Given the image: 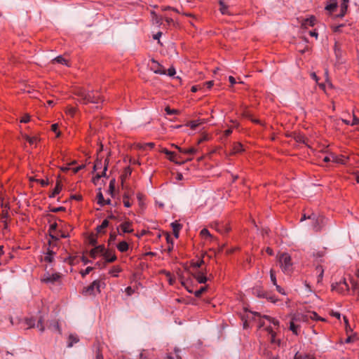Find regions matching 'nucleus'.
<instances>
[{"instance_id":"obj_1","label":"nucleus","mask_w":359,"mask_h":359,"mask_svg":"<svg viewBox=\"0 0 359 359\" xmlns=\"http://www.w3.org/2000/svg\"><path fill=\"white\" fill-rule=\"evenodd\" d=\"M259 323V328H264L270 335V341L272 344H280V341L276 339V332L274 329H278L279 327V321L269 316H264Z\"/></svg>"},{"instance_id":"obj_2","label":"nucleus","mask_w":359,"mask_h":359,"mask_svg":"<svg viewBox=\"0 0 359 359\" xmlns=\"http://www.w3.org/2000/svg\"><path fill=\"white\" fill-rule=\"evenodd\" d=\"M76 95L79 97L80 102L83 104L95 103L98 104L103 102V99L99 93L87 91L84 89H79Z\"/></svg>"},{"instance_id":"obj_3","label":"nucleus","mask_w":359,"mask_h":359,"mask_svg":"<svg viewBox=\"0 0 359 359\" xmlns=\"http://www.w3.org/2000/svg\"><path fill=\"white\" fill-rule=\"evenodd\" d=\"M278 259L282 271L285 274H290L293 271V263L291 256L288 253L284 252L281 253Z\"/></svg>"},{"instance_id":"obj_4","label":"nucleus","mask_w":359,"mask_h":359,"mask_svg":"<svg viewBox=\"0 0 359 359\" xmlns=\"http://www.w3.org/2000/svg\"><path fill=\"white\" fill-rule=\"evenodd\" d=\"M161 152L167 155L168 159L170 161H172L177 164L183 163L184 161H191V158H187V159H184L182 156L180 154H176L174 151H170L168 149L164 148L161 150Z\"/></svg>"},{"instance_id":"obj_5","label":"nucleus","mask_w":359,"mask_h":359,"mask_svg":"<svg viewBox=\"0 0 359 359\" xmlns=\"http://www.w3.org/2000/svg\"><path fill=\"white\" fill-rule=\"evenodd\" d=\"M100 281L98 280H94L90 285L84 287L83 290V294L85 295L95 294L100 292Z\"/></svg>"},{"instance_id":"obj_6","label":"nucleus","mask_w":359,"mask_h":359,"mask_svg":"<svg viewBox=\"0 0 359 359\" xmlns=\"http://www.w3.org/2000/svg\"><path fill=\"white\" fill-rule=\"evenodd\" d=\"M148 66L149 69L154 72L155 74H161V75H165L166 74V70L164 69V67L159 64L156 60H155L154 58L151 59L149 60V62L148 63Z\"/></svg>"},{"instance_id":"obj_7","label":"nucleus","mask_w":359,"mask_h":359,"mask_svg":"<svg viewBox=\"0 0 359 359\" xmlns=\"http://www.w3.org/2000/svg\"><path fill=\"white\" fill-rule=\"evenodd\" d=\"M308 219L313 221V228L316 231H319L322 229L325 220L323 217H316V215L312 214L308 217Z\"/></svg>"},{"instance_id":"obj_8","label":"nucleus","mask_w":359,"mask_h":359,"mask_svg":"<svg viewBox=\"0 0 359 359\" xmlns=\"http://www.w3.org/2000/svg\"><path fill=\"white\" fill-rule=\"evenodd\" d=\"M331 287L332 290L341 294H344L345 292H347L349 290L348 285L346 283V280H344L339 283H332Z\"/></svg>"},{"instance_id":"obj_9","label":"nucleus","mask_w":359,"mask_h":359,"mask_svg":"<svg viewBox=\"0 0 359 359\" xmlns=\"http://www.w3.org/2000/svg\"><path fill=\"white\" fill-rule=\"evenodd\" d=\"M301 316H294L290 322V330L295 335H298L300 330V325L298 323L300 321Z\"/></svg>"},{"instance_id":"obj_10","label":"nucleus","mask_w":359,"mask_h":359,"mask_svg":"<svg viewBox=\"0 0 359 359\" xmlns=\"http://www.w3.org/2000/svg\"><path fill=\"white\" fill-rule=\"evenodd\" d=\"M60 278V276L57 273H46L43 275L41 280L46 283H51L53 284L57 282Z\"/></svg>"},{"instance_id":"obj_11","label":"nucleus","mask_w":359,"mask_h":359,"mask_svg":"<svg viewBox=\"0 0 359 359\" xmlns=\"http://www.w3.org/2000/svg\"><path fill=\"white\" fill-rule=\"evenodd\" d=\"M105 250L106 249L103 245H99L90 251V256L95 259L99 255L102 256Z\"/></svg>"},{"instance_id":"obj_12","label":"nucleus","mask_w":359,"mask_h":359,"mask_svg":"<svg viewBox=\"0 0 359 359\" xmlns=\"http://www.w3.org/2000/svg\"><path fill=\"white\" fill-rule=\"evenodd\" d=\"M102 257L105 259V262L111 263L116 260L117 257L113 250H107L104 251Z\"/></svg>"},{"instance_id":"obj_13","label":"nucleus","mask_w":359,"mask_h":359,"mask_svg":"<svg viewBox=\"0 0 359 359\" xmlns=\"http://www.w3.org/2000/svg\"><path fill=\"white\" fill-rule=\"evenodd\" d=\"M133 222L130 221H126L123 222L119 227L121 229L123 233H133V229L132 228Z\"/></svg>"},{"instance_id":"obj_14","label":"nucleus","mask_w":359,"mask_h":359,"mask_svg":"<svg viewBox=\"0 0 359 359\" xmlns=\"http://www.w3.org/2000/svg\"><path fill=\"white\" fill-rule=\"evenodd\" d=\"M348 0H341L340 3V13L338 15L339 17H344L347 11L348 6Z\"/></svg>"},{"instance_id":"obj_15","label":"nucleus","mask_w":359,"mask_h":359,"mask_svg":"<svg viewBox=\"0 0 359 359\" xmlns=\"http://www.w3.org/2000/svg\"><path fill=\"white\" fill-rule=\"evenodd\" d=\"M216 230L221 233H226L230 231V227L228 224L216 223L215 224Z\"/></svg>"},{"instance_id":"obj_16","label":"nucleus","mask_w":359,"mask_h":359,"mask_svg":"<svg viewBox=\"0 0 359 359\" xmlns=\"http://www.w3.org/2000/svg\"><path fill=\"white\" fill-rule=\"evenodd\" d=\"M194 276L199 283H205L208 280L206 276L200 271L195 272Z\"/></svg>"},{"instance_id":"obj_17","label":"nucleus","mask_w":359,"mask_h":359,"mask_svg":"<svg viewBox=\"0 0 359 359\" xmlns=\"http://www.w3.org/2000/svg\"><path fill=\"white\" fill-rule=\"evenodd\" d=\"M175 147L178 149V151L181 154V156L182 154L193 155L197 151V149L194 147L189 149H182L181 147H179L178 146H175Z\"/></svg>"},{"instance_id":"obj_18","label":"nucleus","mask_w":359,"mask_h":359,"mask_svg":"<svg viewBox=\"0 0 359 359\" xmlns=\"http://www.w3.org/2000/svg\"><path fill=\"white\" fill-rule=\"evenodd\" d=\"M338 3L337 0H330L329 3L325 6V10L330 13H333L337 8Z\"/></svg>"},{"instance_id":"obj_19","label":"nucleus","mask_w":359,"mask_h":359,"mask_svg":"<svg viewBox=\"0 0 359 359\" xmlns=\"http://www.w3.org/2000/svg\"><path fill=\"white\" fill-rule=\"evenodd\" d=\"M55 255V252L53 250L48 248V251L43 257V260L46 262L51 263L54 260Z\"/></svg>"},{"instance_id":"obj_20","label":"nucleus","mask_w":359,"mask_h":359,"mask_svg":"<svg viewBox=\"0 0 359 359\" xmlns=\"http://www.w3.org/2000/svg\"><path fill=\"white\" fill-rule=\"evenodd\" d=\"M171 226L172 228L173 234H174L175 237L178 238L180 231L182 228V225L180 223H178L177 221H175V222L171 223Z\"/></svg>"},{"instance_id":"obj_21","label":"nucleus","mask_w":359,"mask_h":359,"mask_svg":"<svg viewBox=\"0 0 359 359\" xmlns=\"http://www.w3.org/2000/svg\"><path fill=\"white\" fill-rule=\"evenodd\" d=\"M181 350L178 348H175L174 353L175 355H172V353H168L164 359H182L181 355H180Z\"/></svg>"},{"instance_id":"obj_22","label":"nucleus","mask_w":359,"mask_h":359,"mask_svg":"<svg viewBox=\"0 0 359 359\" xmlns=\"http://www.w3.org/2000/svg\"><path fill=\"white\" fill-rule=\"evenodd\" d=\"M79 339L76 334H71L68 337L67 347L71 348L74 344L79 342Z\"/></svg>"},{"instance_id":"obj_23","label":"nucleus","mask_w":359,"mask_h":359,"mask_svg":"<svg viewBox=\"0 0 359 359\" xmlns=\"http://www.w3.org/2000/svg\"><path fill=\"white\" fill-rule=\"evenodd\" d=\"M62 185L60 182L57 181L55 189L53 192L50 194V198H54L56 195L59 194L62 190Z\"/></svg>"},{"instance_id":"obj_24","label":"nucleus","mask_w":359,"mask_h":359,"mask_svg":"<svg viewBox=\"0 0 359 359\" xmlns=\"http://www.w3.org/2000/svg\"><path fill=\"white\" fill-rule=\"evenodd\" d=\"M122 271V269L119 266H114L109 271V273L113 277H118V273Z\"/></svg>"},{"instance_id":"obj_25","label":"nucleus","mask_w":359,"mask_h":359,"mask_svg":"<svg viewBox=\"0 0 359 359\" xmlns=\"http://www.w3.org/2000/svg\"><path fill=\"white\" fill-rule=\"evenodd\" d=\"M219 4L220 6L219 11L223 15H231L228 6L224 4L223 0H220Z\"/></svg>"},{"instance_id":"obj_26","label":"nucleus","mask_w":359,"mask_h":359,"mask_svg":"<svg viewBox=\"0 0 359 359\" xmlns=\"http://www.w3.org/2000/svg\"><path fill=\"white\" fill-rule=\"evenodd\" d=\"M332 157V161L337 163H341L345 164L346 163V158L344 156H338L334 154H331Z\"/></svg>"},{"instance_id":"obj_27","label":"nucleus","mask_w":359,"mask_h":359,"mask_svg":"<svg viewBox=\"0 0 359 359\" xmlns=\"http://www.w3.org/2000/svg\"><path fill=\"white\" fill-rule=\"evenodd\" d=\"M117 249L121 252H125L126 251H128V248H129V245L127 243V242L126 241H121L117 245Z\"/></svg>"},{"instance_id":"obj_28","label":"nucleus","mask_w":359,"mask_h":359,"mask_svg":"<svg viewBox=\"0 0 359 359\" xmlns=\"http://www.w3.org/2000/svg\"><path fill=\"white\" fill-rule=\"evenodd\" d=\"M316 270L317 271V273H318V277H317V282L319 283L322 281L324 274V269L322 266L318 265L316 266Z\"/></svg>"},{"instance_id":"obj_29","label":"nucleus","mask_w":359,"mask_h":359,"mask_svg":"<svg viewBox=\"0 0 359 359\" xmlns=\"http://www.w3.org/2000/svg\"><path fill=\"white\" fill-rule=\"evenodd\" d=\"M155 146V144L154 142H148V143H139L137 145V147L140 149H142V150H144L146 149L147 147H149L150 149H152L154 148Z\"/></svg>"},{"instance_id":"obj_30","label":"nucleus","mask_w":359,"mask_h":359,"mask_svg":"<svg viewBox=\"0 0 359 359\" xmlns=\"http://www.w3.org/2000/svg\"><path fill=\"white\" fill-rule=\"evenodd\" d=\"M243 151V144L240 142L234 143L233 146V152L234 154L240 153Z\"/></svg>"},{"instance_id":"obj_31","label":"nucleus","mask_w":359,"mask_h":359,"mask_svg":"<svg viewBox=\"0 0 359 359\" xmlns=\"http://www.w3.org/2000/svg\"><path fill=\"white\" fill-rule=\"evenodd\" d=\"M25 324L28 328L34 327L36 325V320L34 318H27L25 319Z\"/></svg>"},{"instance_id":"obj_32","label":"nucleus","mask_w":359,"mask_h":359,"mask_svg":"<svg viewBox=\"0 0 359 359\" xmlns=\"http://www.w3.org/2000/svg\"><path fill=\"white\" fill-rule=\"evenodd\" d=\"M262 295L263 296V298H266V299L271 301L273 303H276L278 300V299L276 298L275 296L271 295V294H269L268 292H263L262 294Z\"/></svg>"},{"instance_id":"obj_33","label":"nucleus","mask_w":359,"mask_h":359,"mask_svg":"<svg viewBox=\"0 0 359 359\" xmlns=\"http://www.w3.org/2000/svg\"><path fill=\"white\" fill-rule=\"evenodd\" d=\"M316 18L314 17H311L310 18H307L304 20L302 25L303 26H311L313 27L315 25Z\"/></svg>"},{"instance_id":"obj_34","label":"nucleus","mask_w":359,"mask_h":359,"mask_svg":"<svg viewBox=\"0 0 359 359\" xmlns=\"http://www.w3.org/2000/svg\"><path fill=\"white\" fill-rule=\"evenodd\" d=\"M1 207L5 208L1 213V219H6L8 217V209L9 207L7 204L4 205L3 203H1Z\"/></svg>"},{"instance_id":"obj_35","label":"nucleus","mask_w":359,"mask_h":359,"mask_svg":"<svg viewBox=\"0 0 359 359\" xmlns=\"http://www.w3.org/2000/svg\"><path fill=\"white\" fill-rule=\"evenodd\" d=\"M53 62H57V63H60V64H62V65H67V66H69L67 60L65 58H64L62 55H60V56L56 57L53 60Z\"/></svg>"},{"instance_id":"obj_36","label":"nucleus","mask_w":359,"mask_h":359,"mask_svg":"<svg viewBox=\"0 0 359 359\" xmlns=\"http://www.w3.org/2000/svg\"><path fill=\"white\" fill-rule=\"evenodd\" d=\"M109 226V221L107 219H104L102 222V224L97 227V230L98 232H101L102 230H104L105 228H107Z\"/></svg>"},{"instance_id":"obj_37","label":"nucleus","mask_w":359,"mask_h":359,"mask_svg":"<svg viewBox=\"0 0 359 359\" xmlns=\"http://www.w3.org/2000/svg\"><path fill=\"white\" fill-rule=\"evenodd\" d=\"M351 287H352L353 292L355 294H357L358 295H359V283H358L355 281H351Z\"/></svg>"},{"instance_id":"obj_38","label":"nucleus","mask_w":359,"mask_h":359,"mask_svg":"<svg viewBox=\"0 0 359 359\" xmlns=\"http://www.w3.org/2000/svg\"><path fill=\"white\" fill-rule=\"evenodd\" d=\"M97 203L100 205L103 206V203L104 202L105 199L104 198L103 194L100 191L97 194Z\"/></svg>"},{"instance_id":"obj_39","label":"nucleus","mask_w":359,"mask_h":359,"mask_svg":"<svg viewBox=\"0 0 359 359\" xmlns=\"http://www.w3.org/2000/svg\"><path fill=\"white\" fill-rule=\"evenodd\" d=\"M270 278H271V281L273 283V285H276V284H277L276 276L275 271L273 269L270 270Z\"/></svg>"},{"instance_id":"obj_40","label":"nucleus","mask_w":359,"mask_h":359,"mask_svg":"<svg viewBox=\"0 0 359 359\" xmlns=\"http://www.w3.org/2000/svg\"><path fill=\"white\" fill-rule=\"evenodd\" d=\"M207 290V287H201L199 290H197L194 292V295L196 297H200L201 294Z\"/></svg>"},{"instance_id":"obj_41","label":"nucleus","mask_w":359,"mask_h":359,"mask_svg":"<svg viewBox=\"0 0 359 359\" xmlns=\"http://www.w3.org/2000/svg\"><path fill=\"white\" fill-rule=\"evenodd\" d=\"M200 125V122L199 121L196 120V121H190L189 123H188V126L191 128V129H196L198 126Z\"/></svg>"},{"instance_id":"obj_42","label":"nucleus","mask_w":359,"mask_h":359,"mask_svg":"<svg viewBox=\"0 0 359 359\" xmlns=\"http://www.w3.org/2000/svg\"><path fill=\"white\" fill-rule=\"evenodd\" d=\"M38 329L41 332H43L45 330V327L43 325V322H42V319L40 318L38 322H37V324H36L35 325Z\"/></svg>"},{"instance_id":"obj_43","label":"nucleus","mask_w":359,"mask_h":359,"mask_svg":"<svg viewBox=\"0 0 359 359\" xmlns=\"http://www.w3.org/2000/svg\"><path fill=\"white\" fill-rule=\"evenodd\" d=\"M294 359H315L313 357H309L307 355H303L302 354H299V353H297L294 355Z\"/></svg>"},{"instance_id":"obj_44","label":"nucleus","mask_w":359,"mask_h":359,"mask_svg":"<svg viewBox=\"0 0 359 359\" xmlns=\"http://www.w3.org/2000/svg\"><path fill=\"white\" fill-rule=\"evenodd\" d=\"M107 160L106 159L103 171H102V174H99V173L97 174V175H96L97 178H100V177L106 175V171L107 170Z\"/></svg>"},{"instance_id":"obj_45","label":"nucleus","mask_w":359,"mask_h":359,"mask_svg":"<svg viewBox=\"0 0 359 359\" xmlns=\"http://www.w3.org/2000/svg\"><path fill=\"white\" fill-rule=\"evenodd\" d=\"M149 356V353L146 350H142V351L140 353V359H148Z\"/></svg>"},{"instance_id":"obj_46","label":"nucleus","mask_w":359,"mask_h":359,"mask_svg":"<svg viewBox=\"0 0 359 359\" xmlns=\"http://www.w3.org/2000/svg\"><path fill=\"white\" fill-rule=\"evenodd\" d=\"M52 329L55 331L58 332L59 334H61V329L60 327L58 322H54L52 325Z\"/></svg>"},{"instance_id":"obj_47","label":"nucleus","mask_w":359,"mask_h":359,"mask_svg":"<svg viewBox=\"0 0 359 359\" xmlns=\"http://www.w3.org/2000/svg\"><path fill=\"white\" fill-rule=\"evenodd\" d=\"M123 205L126 208H130L131 206V203L128 200V197L126 194L123 196Z\"/></svg>"},{"instance_id":"obj_48","label":"nucleus","mask_w":359,"mask_h":359,"mask_svg":"<svg viewBox=\"0 0 359 359\" xmlns=\"http://www.w3.org/2000/svg\"><path fill=\"white\" fill-rule=\"evenodd\" d=\"M176 74L175 69L173 67H170L168 71H166V74L169 76H173Z\"/></svg>"},{"instance_id":"obj_49","label":"nucleus","mask_w":359,"mask_h":359,"mask_svg":"<svg viewBox=\"0 0 359 359\" xmlns=\"http://www.w3.org/2000/svg\"><path fill=\"white\" fill-rule=\"evenodd\" d=\"M116 236H117V235L115 232H111L110 233L109 238V244L114 243L116 241Z\"/></svg>"},{"instance_id":"obj_50","label":"nucleus","mask_w":359,"mask_h":359,"mask_svg":"<svg viewBox=\"0 0 359 359\" xmlns=\"http://www.w3.org/2000/svg\"><path fill=\"white\" fill-rule=\"evenodd\" d=\"M29 121H30V116H29V114H25V115L22 117V118H21V120H20V122H21V123H28Z\"/></svg>"},{"instance_id":"obj_51","label":"nucleus","mask_w":359,"mask_h":359,"mask_svg":"<svg viewBox=\"0 0 359 359\" xmlns=\"http://www.w3.org/2000/svg\"><path fill=\"white\" fill-rule=\"evenodd\" d=\"M27 140L29 144H34L38 141V138L36 137H27Z\"/></svg>"},{"instance_id":"obj_52","label":"nucleus","mask_w":359,"mask_h":359,"mask_svg":"<svg viewBox=\"0 0 359 359\" xmlns=\"http://www.w3.org/2000/svg\"><path fill=\"white\" fill-rule=\"evenodd\" d=\"M93 270V267L91 266H88L84 271H83L81 272V276L83 277L86 276V275H88L91 271Z\"/></svg>"},{"instance_id":"obj_53","label":"nucleus","mask_w":359,"mask_h":359,"mask_svg":"<svg viewBox=\"0 0 359 359\" xmlns=\"http://www.w3.org/2000/svg\"><path fill=\"white\" fill-rule=\"evenodd\" d=\"M201 234L204 237H210L211 235L209 232V231L206 229H203L201 231Z\"/></svg>"},{"instance_id":"obj_54","label":"nucleus","mask_w":359,"mask_h":359,"mask_svg":"<svg viewBox=\"0 0 359 359\" xmlns=\"http://www.w3.org/2000/svg\"><path fill=\"white\" fill-rule=\"evenodd\" d=\"M102 166V161L100 160H97L94 165V170H96L97 169H100Z\"/></svg>"},{"instance_id":"obj_55","label":"nucleus","mask_w":359,"mask_h":359,"mask_svg":"<svg viewBox=\"0 0 359 359\" xmlns=\"http://www.w3.org/2000/svg\"><path fill=\"white\" fill-rule=\"evenodd\" d=\"M275 286H276V290H277L280 294H283V295H285V294H286V293H285V290H284L283 287H280V285H278V284H276V285H275Z\"/></svg>"},{"instance_id":"obj_56","label":"nucleus","mask_w":359,"mask_h":359,"mask_svg":"<svg viewBox=\"0 0 359 359\" xmlns=\"http://www.w3.org/2000/svg\"><path fill=\"white\" fill-rule=\"evenodd\" d=\"M58 125L57 123H54L51 126V130L54 133H57V137H59L60 133H57Z\"/></svg>"},{"instance_id":"obj_57","label":"nucleus","mask_w":359,"mask_h":359,"mask_svg":"<svg viewBox=\"0 0 359 359\" xmlns=\"http://www.w3.org/2000/svg\"><path fill=\"white\" fill-rule=\"evenodd\" d=\"M165 111L168 115H172L177 114V111L175 109H171L169 107L165 108Z\"/></svg>"},{"instance_id":"obj_58","label":"nucleus","mask_w":359,"mask_h":359,"mask_svg":"<svg viewBox=\"0 0 359 359\" xmlns=\"http://www.w3.org/2000/svg\"><path fill=\"white\" fill-rule=\"evenodd\" d=\"M213 84L214 82L212 81H209L204 83V87L209 90L213 86Z\"/></svg>"},{"instance_id":"obj_59","label":"nucleus","mask_w":359,"mask_h":359,"mask_svg":"<svg viewBox=\"0 0 359 359\" xmlns=\"http://www.w3.org/2000/svg\"><path fill=\"white\" fill-rule=\"evenodd\" d=\"M351 126L359 125V118L353 116V120L351 123Z\"/></svg>"},{"instance_id":"obj_60","label":"nucleus","mask_w":359,"mask_h":359,"mask_svg":"<svg viewBox=\"0 0 359 359\" xmlns=\"http://www.w3.org/2000/svg\"><path fill=\"white\" fill-rule=\"evenodd\" d=\"M85 167L84 165H81L79 166H77L76 168H72V170H73V172L74 173H77L79 170H81V169H83V168Z\"/></svg>"},{"instance_id":"obj_61","label":"nucleus","mask_w":359,"mask_h":359,"mask_svg":"<svg viewBox=\"0 0 359 359\" xmlns=\"http://www.w3.org/2000/svg\"><path fill=\"white\" fill-rule=\"evenodd\" d=\"M232 132H233L232 128H229L224 132V136L225 137H227L232 133Z\"/></svg>"},{"instance_id":"obj_62","label":"nucleus","mask_w":359,"mask_h":359,"mask_svg":"<svg viewBox=\"0 0 359 359\" xmlns=\"http://www.w3.org/2000/svg\"><path fill=\"white\" fill-rule=\"evenodd\" d=\"M344 25H339L338 26H336L334 29V31L336 32H340L342 31V28L344 27Z\"/></svg>"},{"instance_id":"obj_63","label":"nucleus","mask_w":359,"mask_h":359,"mask_svg":"<svg viewBox=\"0 0 359 359\" xmlns=\"http://www.w3.org/2000/svg\"><path fill=\"white\" fill-rule=\"evenodd\" d=\"M309 36H311L312 37H315L316 39L318 38V33L316 30L309 31Z\"/></svg>"},{"instance_id":"obj_64","label":"nucleus","mask_w":359,"mask_h":359,"mask_svg":"<svg viewBox=\"0 0 359 359\" xmlns=\"http://www.w3.org/2000/svg\"><path fill=\"white\" fill-rule=\"evenodd\" d=\"M95 359H104L103 355L100 350L97 351Z\"/></svg>"}]
</instances>
